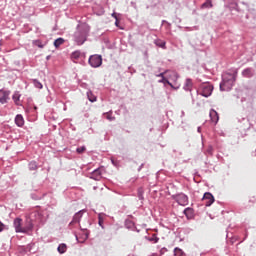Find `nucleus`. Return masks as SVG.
Returning <instances> with one entry per match:
<instances>
[{
    "label": "nucleus",
    "mask_w": 256,
    "mask_h": 256,
    "mask_svg": "<svg viewBox=\"0 0 256 256\" xmlns=\"http://www.w3.org/2000/svg\"><path fill=\"white\" fill-rule=\"evenodd\" d=\"M238 71L235 68L229 69L222 73V81L220 82V91H231L237 81Z\"/></svg>",
    "instance_id": "1"
},
{
    "label": "nucleus",
    "mask_w": 256,
    "mask_h": 256,
    "mask_svg": "<svg viewBox=\"0 0 256 256\" xmlns=\"http://www.w3.org/2000/svg\"><path fill=\"white\" fill-rule=\"evenodd\" d=\"M91 28L87 24L78 25L77 29L73 35L74 41L78 45H83L85 41H87V37H89V32Z\"/></svg>",
    "instance_id": "2"
},
{
    "label": "nucleus",
    "mask_w": 256,
    "mask_h": 256,
    "mask_svg": "<svg viewBox=\"0 0 256 256\" xmlns=\"http://www.w3.org/2000/svg\"><path fill=\"white\" fill-rule=\"evenodd\" d=\"M168 73H169V70H165L162 73L155 74V77L161 78L160 80H158V83H163L164 87H167V85H169L171 89H175L177 91V89H179V85H173V83L169 81V78L165 77V75H167Z\"/></svg>",
    "instance_id": "3"
},
{
    "label": "nucleus",
    "mask_w": 256,
    "mask_h": 256,
    "mask_svg": "<svg viewBox=\"0 0 256 256\" xmlns=\"http://www.w3.org/2000/svg\"><path fill=\"white\" fill-rule=\"evenodd\" d=\"M198 95H201L202 97H211L213 93V85L209 83H204L200 85L199 89L197 90Z\"/></svg>",
    "instance_id": "4"
},
{
    "label": "nucleus",
    "mask_w": 256,
    "mask_h": 256,
    "mask_svg": "<svg viewBox=\"0 0 256 256\" xmlns=\"http://www.w3.org/2000/svg\"><path fill=\"white\" fill-rule=\"evenodd\" d=\"M88 63L94 69H97V67H101V65H103V57L99 54L91 55L89 57Z\"/></svg>",
    "instance_id": "5"
},
{
    "label": "nucleus",
    "mask_w": 256,
    "mask_h": 256,
    "mask_svg": "<svg viewBox=\"0 0 256 256\" xmlns=\"http://www.w3.org/2000/svg\"><path fill=\"white\" fill-rule=\"evenodd\" d=\"M172 199L182 207L189 205V197L184 193L172 195Z\"/></svg>",
    "instance_id": "6"
},
{
    "label": "nucleus",
    "mask_w": 256,
    "mask_h": 256,
    "mask_svg": "<svg viewBox=\"0 0 256 256\" xmlns=\"http://www.w3.org/2000/svg\"><path fill=\"white\" fill-rule=\"evenodd\" d=\"M202 201L205 202V207H211L215 203V197L210 192H206L203 195Z\"/></svg>",
    "instance_id": "7"
},
{
    "label": "nucleus",
    "mask_w": 256,
    "mask_h": 256,
    "mask_svg": "<svg viewBox=\"0 0 256 256\" xmlns=\"http://www.w3.org/2000/svg\"><path fill=\"white\" fill-rule=\"evenodd\" d=\"M90 179L101 181L103 179V168H97L90 174Z\"/></svg>",
    "instance_id": "8"
},
{
    "label": "nucleus",
    "mask_w": 256,
    "mask_h": 256,
    "mask_svg": "<svg viewBox=\"0 0 256 256\" xmlns=\"http://www.w3.org/2000/svg\"><path fill=\"white\" fill-rule=\"evenodd\" d=\"M21 223H23V219L21 218H15L14 219V229L16 233H25V229L21 226Z\"/></svg>",
    "instance_id": "9"
},
{
    "label": "nucleus",
    "mask_w": 256,
    "mask_h": 256,
    "mask_svg": "<svg viewBox=\"0 0 256 256\" xmlns=\"http://www.w3.org/2000/svg\"><path fill=\"white\" fill-rule=\"evenodd\" d=\"M242 77H245L246 79H251L255 77V70L251 67L245 68L242 71Z\"/></svg>",
    "instance_id": "10"
},
{
    "label": "nucleus",
    "mask_w": 256,
    "mask_h": 256,
    "mask_svg": "<svg viewBox=\"0 0 256 256\" xmlns=\"http://www.w3.org/2000/svg\"><path fill=\"white\" fill-rule=\"evenodd\" d=\"M226 8L229 9V11H237L238 13L241 11L239 4L235 1H229Z\"/></svg>",
    "instance_id": "11"
},
{
    "label": "nucleus",
    "mask_w": 256,
    "mask_h": 256,
    "mask_svg": "<svg viewBox=\"0 0 256 256\" xmlns=\"http://www.w3.org/2000/svg\"><path fill=\"white\" fill-rule=\"evenodd\" d=\"M209 117H210L212 123H214L215 125H217V123H219V113H217L215 111V109L210 110Z\"/></svg>",
    "instance_id": "12"
},
{
    "label": "nucleus",
    "mask_w": 256,
    "mask_h": 256,
    "mask_svg": "<svg viewBox=\"0 0 256 256\" xmlns=\"http://www.w3.org/2000/svg\"><path fill=\"white\" fill-rule=\"evenodd\" d=\"M86 212L85 209L79 210L76 212L72 218L71 223H79L81 221V217H83V214Z\"/></svg>",
    "instance_id": "13"
},
{
    "label": "nucleus",
    "mask_w": 256,
    "mask_h": 256,
    "mask_svg": "<svg viewBox=\"0 0 256 256\" xmlns=\"http://www.w3.org/2000/svg\"><path fill=\"white\" fill-rule=\"evenodd\" d=\"M184 91H193V80L191 78H187L185 80L184 86H183Z\"/></svg>",
    "instance_id": "14"
},
{
    "label": "nucleus",
    "mask_w": 256,
    "mask_h": 256,
    "mask_svg": "<svg viewBox=\"0 0 256 256\" xmlns=\"http://www.w3.org/2000/svg\"><path fill=\"white\" fill-rule=\"evenodd\" d=\"M124 227H126V229H129L130 231H135V229H137V227L135 226V222L129 219L125 220Z\"/></svg>",
    "instance_id": "15"
},
{
    "label": "nucleus",
    "mask_w": 256,
    "mask_h": 256,
    "mask_svg": "<svg viewBox=\"0 0 256 256\" xmlns=\"http://www.w3.org/2000/svg\"><path fill=\"white\" fill-rule=\"evenodd\" d=\"M154 45H156V47H160V49H167V42H165V40H161L159 38H156L154 40Z\"/></svg>",
    "instance_id": "16"
},
{
    "label": "nucleus",
    "mask_w": 256,
    "mask_h": 256,
    "mask_svg": "<svg viewBox=\"0 0 256 256\" xmlns=\"http://www.w3.org/2000/svg\"><path fill=\"white\" fill-rule=\"evenodd\" d=\"M15 125H17V127H23V125H25V119L23 118V115L21 114L16 115Z\"/></svg>",
    "instance_id": "17"
},
{
    "label": "nucleus",
    "mask_w": 256,
    "mask_h": 256,
    "mask_svg": "<svg viewBox=\"0 0 256 256\" xmlns=\"http://www.w3.org/2000/svg\"><path fill=\"white\" fill-rule=\"evenodd\" d=\"M191 233V229L189 228H183L179 233H178V237L180 239V241H185V236L183 235H189Z\"/></svg>",
    "instance_id": "18"
},
{
    "label": "nucleus",
    "mask_w": 256,
    "mask_h": 256,
    "mask_svg": "<svg viewBox=\"0 0 256 256\" xmlns=\"http://www.w3.org/2000/svg\"><path fill=\"white\" fill-rule=\"evenodd\" d=\"M81 57H85V53L79 50H76L71 54V59H74L75 61H77V59H81Z\"/></svg>",
    "instance_id": "19"
},
{
    "label": "nucleus",
    "mask_w": 256,
    "mask_h": 256,
    "mask_svg": "<svg viewBox=\"0 0 256 256\" xmlns=\"http://www.w3.org/2000/svg\"><path fill=\"white\" fill-rule=\"evenodd\" d=\"M28 169L29 171H37V169H39V164L37 161L32 160L28 163Z\"/></svg>",
    "instance_id": "20"
},
{
    "label": "nucleus",
    "mask_w": 256,
    "mask_h": 256,
    "mask_svg": "<svg viewBox=\"0 0 256 256\" xmlns=\"http://www.w3.org/2000/svg\"><path fill=\"white\" fill-rule=\"evenodd\" d=\"M145 240L149 241L150 243H158L159 238L157 237L156 234H153L152 236H145Z\"/></svg>",
    "instance_id": "21"
},
{
    "label": "nucleus",
    "mask_w": 256,
    "mask_h": 256,
    "mask_svg": "<svg viewBox=\"0 0 256 256\" xmlns=\"http://www.w3.org/2000/svg\"><path fill=\"white\" fill-rule=\"evenodd\" d=\"M87 97H88V101H90V103H95V101H97V96H95V94H93V92L91 90H89L87 92Z\"/></svg>",
    "instance_id": "22"
},
{
    "label": "nucleus",
    "mask_w": 256,
    "mask_h": 256,
    "mask_svg": "<svg viewBox=\"0 0 256 256\" xmlns=\"http://www.w3.org/2000/svg\"><path fill=\"white\" fill-rule=\"evenodd\" d=\"M103 215H105V214L100 213L98 215V225H99V227H101V229H105V225H103L105 218L103 217Z\"/></svg>",
    "instance_id": "23"
},
{
    "label": "nucleus",
    "mask_w": 256,
    "mask_h": 256,
    "mask_svg": "<svg viewBox=\"0 0 256 256\" xmlns=\"http://www.w3.org/2000/svg\"><path fill=\"white\" fill-rule=\"evenodd\" d=\"M213 7V2L211 0H206L202 5L201 9H211Z\"/></svg>",
    "instance_id": "24"
},
{
    "label": "nucleus",
    "mask_w": 256,
    "mask_h": 256,
    "mask_svg": "<svg viewBox=\"0 0 256 256\" xmlns=\"http://www.w3.org/2000/svg\"><path fill=\"white\" fill-rule=\"evenodd\" d=\"M65 43V39L63 38H57L55 41H54V47L56 49H59V47H61V45H63Z\"/></svg>",
    "instance_id": "25"
},
{
    "label": "nucleus",
    "mask_w": 256,
    "mask_h": 256,
    "mask_svg": "<svg viewBox=\"0 0 256 256\" xmlns=\"http://www.w3.org/2000/svg\"><path fill=\"white\" fill-rule=\"evenodd\" d=\"M145 194V190H143V187L138 188L137 190V197L140 201H143L145 197L143 196Z\"/></svg>",
    "instance_id": "26"
},
{
    "label": "nucleus",
    "mask_w": 256,
    "mask_h": 256,
    "mask_svg": "<svg viewBox=\"0 0 256 256\" xmlns=\"http://www.w3.org/2000/svg\"><path fill=\"white\" fill-rule=\"evenodd\" d=\"M58 250V253H60L61 255H63V253H66L67 252V244H60L57 248Z\"/></svg>",
    "instance_id": "27"
},
{
    "label": "nucleus",
    "mask_w": 256,
    "mask_h": 256,
    "mask_svg": "<svg viewBox=\"0 0 256 256\" xmlns=\"http://www.w3.org/2000/svg\"><path fill=\"white\" fill-rule=\"evenodd\" d=\"M12 99H13L15 105H19V101L21 99V94L19 92H15L12 96Z\"/></svg>",
    "instance_id": "28"
},
{
    "label": "nucleus",
    "mask_w": 256,
    "mask_h": 256,
    "mask_svg": "<svg viewBox=\"0 0 256 256\" xmlns=\"http://www.w3.org/2000/svg\"><path fill=\"white\" fill-rule=\"evenodd\" d=\"M184 215L187 217V219L193 217V208H190V207L186 208L184 210Z\"/></svg>",
    "instance_id": "29"
},
{
    "label": "nucleus",
    "mask_w": 256,
    "mask_h": 256,
    "mask_svg": "<svg viewBox=\"0 0 256 256\" xmlns=\"http://www.w3.org/2000/svg\"><path fill=\"white\" fill-rule=\"evenodd\" d=\"M174 256H185V252L181 248L176 247L174 248Z\"/></svg>",
    "instance_id": "30"
},
{
    "label": "nucleus",
    "mask_w": 256,
    "mask_h": 256,
    "mask_svg": "<svg viewBox=\"0 0 256 256\" xmlns=\"http://www.w3.org/2000/svg\"><path fill=\"white\" fill-rule=\"evenodd\" d=\"M32 83L36 89H43V84L37 79H33Z\"/></svg>",
    "instance_id": "31"
},
{
    "label": "nucleus",
    "mask_w": 256,
    "mask_h": 256,
    "mask_svg": "<svg viewBox=\"0 0 256 256\" xmlns=\"http://www.w3.org/2000/svg\"><path fill=\"white\" fill-rule=\"evenodd\" d=\"M169 79H172V81H177L179 79V73L175 71L171 72V75H169Z\"/></svg>",
    "instance_id": "32"
},
{
    "label": "nucleus",
    "mask_w": 256,
    "mask_h": 256,
    "mask_svg": "<svg viewBox=\"0 0 256 256\" xmlns=\"http://www.w3.org/2000/svg\"><path fill=\"white\" fill-rule=\"evenodd\" d=\"M44 197H45V194H43L42 196H39L36 193L31 194V199H33L34 201H39V200L43 199Z\"/></svg>",
    "instance_id": "33"
},
{
    "label": "nucleus",
    "mask_w": 256,
    "mask_h": 256,
    "mask_svg": "<svg viewBox=\"0 0 256 256\" xmlns=\"http://www.w3.org/2000/svg\"><path fill=\"white\" fill-rule=\"evenodd\" d=\"M0 92L3 93L2 97H4L8 101L9 95H11V91H9V90H0Z\"/></svg>",
    "instance_id": "34"
},
{
    "label": "nucleus",
    "mask_w": 256,
    "mask_h": 256,
    "mask_svg": "<svg viewBox=\"0 0 256 256\" xmlns=\"http://www.w3.org/2000/svg\"><path fill=\"white\" fill-rule=\"evenodd\" d=\"M85 151H87V147L85 146H80L76 149V153H78V155L85 153Z\"/></svg>",
    "instance_id": "35"
},
{
    "label": "nucleus",
    "mask_w": 256,
    "mask_h": 256,
    "mask_svg": "<svg viewBox=\"0 0 256 256\" xmlns=\"http://www.w3.org/2000/svg\"><path fill=\"white\" fill-rule=\"evenodd\" d=\"M204 153L205 155H213V146H208Z\"/></svg>",
    "instance_id": "36"
},
{
    "label": "nucleus",
    "mask_w": 256,
    "mask_h": 256,
    "mask_svg": "<svg viewBox=\"0 0 256 256\" xmlns=\"http://www.w3.org/2000/svg\"><path fill=\"white\" fill-rule=\"evenodd\" d=\"M25 230V233H29V231H33V224H28L26 227H22Z\"/></svg>",
    "instance_id": "37"
},
{
    "label": "nucleus",
    "mask_w": 256,
    "mask_h": 256,
    "mask_svg": "<svg viewBox=\"0 0 256 256\" xmlns=\"http://www.w3.org/2000/svg\"><path fill=\"white\" fill-rule=\"evenodd\" d=\"M111 113V111L106 113V119H108V121H115V116H112Z\"/></svg>",
    "instance_id": "38"
},
{
    "label": "nucleus",
    "mask_w": 256,
    "mask_h": 256,
    "mask_svg": "<svg viewBox=\"0 0 256 256\" xmlns=\"http://www.w3.org/2000/svg\"><path fill=\"white\" fill-rule=\"evenodd\" d=\"M255 202H256L255 196L250 197L249 203H251L252 205H255Z\"/></svg>",
    "instance_id": "39"
},
{
    "label": "nucleus",
    "mask_w": 256,
    "mask_h": 256,
    "mask_svg": "<svg viewBox=\"0 0 256 256\" xmlns=\"http://www.w3.org/2000/svg\"><path fill=\"white\" fill-rule=\"evenodd\" d=\"M167 251H168L167 248H165V247H164V248H161V249H160V255H161V256L165 255V253H167Z\"/></svg>",
    "instance_id": "40"
},
{
    "label": "nucleus",
    "mask_w": 256,
    "mask_h": 256,
    "mask_svg": "<svg viewBox=\"0 0 256 256\" xmlns=\"http://www.w3.org/2000/svg\"><path fill=\"white\" fill-rule=\"evenodd\" d=\"M0 103H2V105H4V103H7V99L5 97H0Z\"/></svg>",
    "instance_id": "41"
},
{
    "label": "nucleus",
    "mask_w": 256,
    "mask_h": 256,
    "mask_svg": "<svg viewBox=\"0 0 256 256\" xmlns=\"http://www.w3.org/2000/svg\"><path fill=\"white\" fill-rule=\"evenodd\" d=\"M4 229H5V224H3L2 222H0V233H1L2 231H4Z\"/></svg>",
    "instance_id": "42"
},
{
    "label": "nucleus",
    "mask_w": 256,
    "mask_h": 256,
    "mask_svg": "<svg viewBox=\"0 0 256 256\" xmlns=\"http://www.w3.org/2000/svg\"><path fill=\"white\" fill-rule=\"evenodd\" d=\"M36 43H38L37 46H38L40 49H43V44H41V41L38 40V41H36Z\"/></svg>",
    "instance_id": "43"
},
{
    "label": "nucleus",
    "mask_w": 256,
    "mask_h": 256,
    "mask_svg": "<svg viewBox=\"0 0 256 256\" xmlns=\"http://www.w3.org/2000/svg\"><path fill=\"white\" fill-rule=\"evenodd\" d=\"M115 25H116V27H119V18L115 19Z\"/></svg>",
    "instance_id": "44"
},
{
    "label": "nucleus",
    "mask_w": 256,
    "mask_h": 256,
    "mask_svg": "<svg viewBox=\"0 0 256 256\" xmlns=\"http://www.w3.org/2000/svg\"><path fill=\"white\" fill-rule=\"evenodd\" d=\"M143 167H145V164H141L139 167H138V171H141V169H143Z\"/></svg>",
    "instance_id": "45"
},
{
    "label": "nucleus",
    "mask_w": 256,
    "mask_h": 256,
    "mask_svg": "<svg viewBox=\"0 0 256 256\" xmlns=\"http://www.w3.org/2000/svg\"><path fill=\"white\" fill-rule=\"evenodd\" d=\"M112 17H113L114 19H118L117 13L113 12V13H112Z\"/></svg>",
    "instance_id": "46"
},
{
    "label": "nucleus",
    "mask_w": 256,
    "mask_h": 256,
    "mask_svg": "<svg viewBox=\"0 0 256 256\" xmlns=\"http://www.w3.org/2000/svg\"><path fill=\"white\" fill-rule=\"evenodd\" d=\"M164 23H167L168 25H171L169 22H167V20H162V25H163Z\"/></svg>",
    "instance_id": "47"
},
{
    "label": "nucleus",
    "mask_w": 256,
    "mask_h": 256,
    "mask_svg": "<svg viewBox=\"0 0 256 256\" xmlns=\"http://www.w3.org/2000/svg\"><path fill=\"white\" fill-rule=\"evenodd\" d=\"M181 117H185V111H181Z\"/></svg>",
    "instance_id": "48"
},
{
    "label": "nucleus",
    "mask_w": 256,
    "mask_h": 256,
    "mask_svg": "<svg viewBox=\"0 0 256 256\" xmlns=\"http://www.w3.org/2000/svg\"><path fill=\"white\" fill-rule=\"evenodd\" d=\"M81 87H84V88L87 87V83H82Z\"/></svg>",
    "instance_id": "49"
},
{
    "label": "nucleus",
    "mask_w": 256,
    "mask_h": 256,
    "mask_svg": "<svg viewBox=\"0 0 256 256\" xmlns=\"http://www.w3.org/2000/svg\"><path fill=\"white\" fill-rule=\"evenodd\" d=\"M134 231H136V233H140L141 230L136 228Z\"/></svg>",
    "instance_id": "50"
},
{
    "label": "nucleus",
    "mask_w": 256,
    "mask_h": 256,
    "mask_svg": "<svg viewBox=\"0 0 256 256\" xmlns=\"http://www.w3.org/2000/svg\"><path fill=\"white\" fill-rule=\"evenodd\" d=\"M197 131L198 133H201V127H198Z\"/></svg>",
    "instance_id": "51"
},
{
    "label": "nucleus",
    "mask_w": 256,
    "mask_h": 256,
    "mask_svg": "<svg viewBox=\"0 0 256 256\" xmlns=\"http://www.w3.org/2000/svg\"><path fill=\"white\" fill-rule=\"evenodd\" d=\"M82 229V231H87V228H81Z\"/></svg>",
    "instance_id": "52"
},
{
    "label": "nucleus",
    "mask_w": 256,
    "mask_h": 256,
    "mask_svg": "<svg viewBox=\"0 0 256 256\" xmlns=\"http://www.w3.org/2000/svg\"><path fill=\"white\" fill-rule=\"evenodd\" d=\"M111 162L113 163V165H115V160H111Z\"/></svg>",
    "instance_id": "53"
},
{
    "label": "nucleus",
    "mask_w": 256,
    "mask_h": 256,
    "mask_svg": "<svg viewBox=\"0 0 256 256\" xmlns=\"http://www.w3.org/2000/svg\"><path fill=\"white\" fill-rule=\"evenodd\" d=\"M88 225H91V222H88Z\"/></svg>",
    "instance_id": "54"
}]
</instances>
